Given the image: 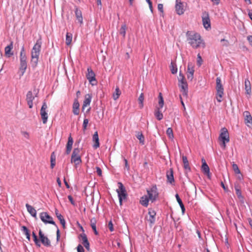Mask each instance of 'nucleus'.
Listing matches in <instances>:
<instances>
[{"instance_id": "nucleus-24", "label": "nucleus", "mask_w": 252, "mask_h": 252, "mask_svg": "<svg viewBox=\"0 0 252 252\" xmlns=\"http://www.w3.org/2000/svg\"><path fill=\"white\" fill-rule=\"evenodd\" d=\"M179 86L181 87V92L182 93V95L185 97L188 96V84H179Z\"/></svg>"}, {"instance_id": "nucleus-62", "label": "nucleus", "mask_w": 252, "mask_h": 252, "mask_svg": "<svg viewBox=\"0 0 252 252\" xmlns=\"http://www.w3.org/2000/svg\"><path fill=\"white\" fill-rule=\"evenodd\" d=\"M22 134L24 137H25L27 139H28L29 138V134L27 132L23 131V132H22Z\"/></svg>"}, {"instance_id": "nucleus-59", "label": "nucleus", "mask_w": 252, "mask_h": 252, "mask_svg": "<svg viewBox=\"0 0 252 252\" xmlns=\"http://www.w3.org/2000/svg\"><path fill=\"white\" fill-rule=\"evenodd\" d=\"M68 199H69V201L70 202L71 204L74 206L75 205V203L74 201L73 200V197L71 195H69L68 196Z\"/></svg>"}, {"instance_id": "nucleus-63", "label": "nucleus", "mask_w": 252, "mask_h": 252, "mask_svg": "<svg viewBox=\"0 0 252 252\" xmlns=\"http://www.w3.org/2000/svg\"><path fill=\"white\" fill-rule=\"evenodd\" d=\"M184 78H185L184 75L181 72V71H180V72H179V77H178V79H181L182 80H183Z\"/></svg>"}, {"instance_id": "nucleus-53", "label": "nucleus", "mask_w": 252, "mask_h": 252, "mask_svg": "<svg viewBox=\"0 0 252 252\" xmlns=\"http://www.w3.org/2000/svg\"><path fill=\"white\" fill-rule=\"evenodd\" d=\"M221 42H223L222 44L223 46L227 47L229 45V41L223 38L220 40Z\"/></svg>"}, {"instance_id": "nucleus-44", "label": "nucleus", "mask_w": 252, "mask_h": 252, "mask_svg": "<svg viewBox=\"0 0 252 252\" xmlns=\"http://www.w3.org/2000/svg\"><path fill=\"white\" fill-rule=\"evenodd\" d=\"M121 94V91H120L119 87H117L115 89V93H114L113 95V99L114 100H117L119 98Z\"/></svg>"}, {"instance_id": "nucleus-58", "label": "nucleus", "mask_w": 252, "mask_h": 252, "mask_svg": "<svg viewBox=\"0 0 252 252\" xmlns=\"http://www.w3.org/2000/svg\"><path fill=\"white\" fill-rule=\"evenodd\" d=\"M96 173L99 176H102V170L101 168L98 166L96 167Z\"/></svg>"}, {"instance_id": "nucleus-21", "label": "nucleus", "mask_w": 252, "mask_h": 252, "mask_svg": "<svg viewBox=\"0 0 252 252\" xmlns=\"http://www.w3.org/2000/svg\"><path fill=\"white\" fill-rule=\"evenodd\" d=\"M79 107L80 104L78 102V99L76 98L74 100L73 104V113L75 115H78L79 114Z\"/></svg>"}, {"instance_id": "nucleus-35", "label": "nucleus", "mask_w": 252, "mask_h": 252, "mask_svg": "<svg viewBox=\"0 0 252 252\" xmlns=\"http://www.w3.org/2000/svg\"><path fill=\"white\" fill-rule=\"evenodd\" d=\"M155 116L158 121H160L163 119V114L160 111V108L156 107L155 111Z\"/></svg>"}, {"instance_id": "nucleus-18", "label": "nucleus", "mask_w": 252, "mask_h": 252, "mask_svg": "<svg viewBox=\"0 0 252 252\" xmlns=\"http://www.w3.org/2000/svg\"><path fill=\"white\" fill-rule=\"evenodd\" d=\"M13 48V42L11 41L10 44L6 46L4 49L5 54L6 56L10 57L13 55V52L11 50Z\"/></svg>"}, {"instance_id": "nucleus-29", "label": "nucleus", "mask_w": 252, "mask_h": 252, "mask_svg": "<svg viewBox=\"0 0 252 252\" xmlns=\"http://www.w3.org/2000/svg\"><path fill=\"white\" fill-rule=\"evenodd\" d=\"M235 189L236 191V194L239 200V201L241 202V204H244L245 199L244 196L242 195L241 189L237 187H235Z\"/></svg>"}, {"instance_id": "nucleus-30", "label": "nucleus", "mask_w": 252, "mask_h": 252, "mask_svg": "<svg viewBox=\"0 0 252 252\" xmlns=\"http://www.w3.org/2000/svg\"><path fill=\"white\" fill-rule=\"evenodd\" d=\"M96 220L94 218L91 219V220H90L91 226L92 228L93 229L94 234L95 235H98V232L96 230Z\"/></svg>"}, {"instance_id": "nucleus-12", "label": "nucleus", "mask_w": 252, "mask_h": 252, "mask_svg": "<svg viewBox=\"0 0 252 252\" xmlns=\"http://www.w3.org/2000/svg\"><path fill=\"white\" fill-rule=\"evenodd\" d=\"M87 71L88 73L86 74V78L90 83L94 85L93 82L96 81L95 74L90 67L87 68Z\"/></svg>"}, {"instance_id": "nucleus-9", "label": "nucleus", "mask_w": 252, "mask_h": 252, "mask_svg": "<svg viewBox=\"0 0 252 252\" xmlns=\"http://www.w3.org/2000/svg\"><path fill=\"white\" fill-rule=\"evenodd\" d=\"M40 218L41 220L45 224L50 223L54 225L56 227L57 225L53 220L52 217L49 216L46 212H42L40 214Z\"/></svg>"}, {"instance_id": "nucleus-32", "label": "nucleus", "mask_w": 252, "mask_h": 252, "mask_svg": "<svg viewBox=\"0 0 252 252\" xmlns=\"http://www.w3.org/2000/svg\"><path fill=\"white\" fill-rule=\"evenodd\" d=\"M183 162L184 163V168L187 171H190V168L189 165V161L186 156L182 157Z\"/></svg>"}, {"instance_id": "nucleus-55", "label": "nucleus", "mask_w": 252, "mask_h": 252, "mask_svg": "<svg viewBox=\"0 0 252 252\" xmlns=\"http://www.w3.org/2000/svg\"><path fill=\"white\" fill-rule=\"evenodd\" d=\"M108 227L111 232L114 231L113 224L111 220H110L108 224Z\"/></svg>"}, {"instance_id": "nucleus-28", "label": "nucleus", "mask_w": 252, "mask_h": 252, "mask_svg": "<svg viewBox=\"0 0 252 252\" xmlns=\"http://www.w3.org/2000/svg\"><path fill=\"white\" fill-rule=\"evenodd\" d=\"M27 68V62H20L19 70L21 72V76H23Z\"/></svg>"}, {"instance_id": "nucleus-56", "label": "nucleus", "mask_w": 252, "mask_h": 252, "mask_svg": "<svg viewBox=\"0 0 252 252\" xmlns=\"http://www.w3.org/2000/svg\"><path fill=\"white\" fill-rule=\"evenodd\" d=\"M48 107L45 101H44L42 106L41 108L40 111H46Z\"/></svg>"}, {"instance_id": "nucleus-19", "label": "nucleus", "mask_w": 252, "mask_h": 252, "mask_svg": "<svg viewBox=\"0 0 252 252\" xmlns=\"http://www.w3.org/2000/svg\"><path fill=\"white\" fill-rule=\"evenodd\" d=\"M201 161L202 162L201 169L205 174H207L209 176L210 173V168L204 158H202Z\"/></svg>"}, {"instance_id": "nucleus-25", "label": "nucleus", "mask_w": 252, "mask_h": 252, "mask_svg": "<svg viewBox=\"0 0 252 252\" xmlns=\"http://www.w3.org/2000/svg\"><path fill=\"white\" fill-rule=\"evenodd\" d=\"M55 214L56 215V217L58 219V220H60V223L63 226V228H65V221L63 217V216L59 213V211L57 209H55Z\"/></svg>"}, {"instance_id": "nucleus-57", "label": "nucleus", "mask_w": 252, "mask_h": 252, "mask_svg": "<svg viewBox=\"0 0 252 252\" xmlns=\"http://www.w3.org/2000/svg\"><path fill=\"white\" fill-rule=\"evenodd\" d=\"M158 10L161 13H163V6L161 3H159L158 5Z\"/></svg>"}, {"instance_id": "nucleus-45", "label": "nucleus", "mask_w": 252, "mask_h": 252, "mask_svg": "<svg viewBox=\"0 0 252 252\" xmlns=\"http://www.w3.org/2000/svg\"><path fill=\"white\" fill-rule=\"evenodd\" d=\"M126 26L125 24L123 25L120 30V34H121L123 37H125L126 33Z\"/></svg>"}, {"instance_id": "nucleus-47", "label": "nucleus", "mask_w": 252, "mask_h": 252, "mask_svg": "<svg viewBox=\"0 0 252 252\" xmlns=\"http://www.w3.org/2000/svg\"><path fill=\"white\" fill-rule=\"evenodd\" d=\"M166 134L168 135V137L170 139H172L174 137V134L173 132V130L171 127H169L167 128L166 130Z\"/></svg>"}, {"instance_id": "nucleus-7", "label": "nucleus", "mask_w": 252, "mask_h": 252, "mask_svg": "<svg viewBox=\"0 0 252 252\" xmlns=\"http://www.w3.org/2000/svg\"><path fill=\"white\" fill-rule=\"evenodd\" d=\"M81 149L76 148L73 149L71 157V162L74 163L76 166L82 162L81 158L80 156Z\"/></svg>"}, {"instance_id": "nucleus-46", "label": "nucleus", "mask_w": 252, "mask_h": 252, "mask_svg": "<svg viewBox=\"0 0 252 252\" xmlns=\"http://www.w3.org/2000/svg\"><path fill=\"white\" fill-rule=\"evenodd\" d=\"M54 152H53L51 156V168H53L55 166L56 164V159L55 157L54 156Z\"/></svg>"}, {"instance_id": "nucleus-11", "label": "nucleus", "mask_w": 252, "mask_h": 252, "mask_svg": "<svg viewBox=\"0 0 252 252\" xmlns=\"http://www.w3.org/2000/svg\"><path fill=\"white\" fill-rule=\"evenodd\" d=\"M39 237L40 242L45 247H49L51 246L50 240L47 236H45L41 230L39 231Z\"/></svg>"}, {"instance_id": "nucleus-64", "label": "nucleus", "mask_w": 252, "mask_h": 252, "mask_svg": "<svg viewBox=\"0 0 252 252\" xmlns=\"http://www.w3.org/2000/svg\"><path fill=\"white\" fill-rule=\"evenodd\" d=\"M247 39L248 41L251 43V44L252 46V35L248 36Z\"/></svg>"}, {"instance_id": "nucleus-15", "label": "nucleus", "mask_w": 252, "mask_h": 252, "mask_svg": "<svg viewBox=\"0 0 252 252\" xmlns=\"http://www.w3.org/2000/svg\"><path fill=\"white\" fill-rule=\"evenodd\" d=\"M175 8H176V13L178 15H180L183 14L184 13L183 5L181 1H180L179 2L178 0H176V4L175 5Z\"/></svg>"}, {"instance_id": "nucleus-51", "label": "nucleus", "mask_w": 252, "mask_h": 252, "mask_svg": "<svg viewBox=\"0 0 252 252\" xmlns=\"http://www.w3.org/2000/svg\"><path fill=\"white\" fill-rule=\"evenodd\" d=\"M202 59L201 58V57L199 54L197 55V63L198 66H200L202 64Z\"/></svg>"}, {"instance_id": "nucleus-61", "label": "nucleus", "mask_w": 252, "mask_h": 252, "mask_svg": "<svg viewBox=\"0 0 252 252\" xmlns=\"http://www.w3.org/2000/svg\"><path fill=\"white\" fill-rule=\"evenodd\" d=\"M124 161L125 163V167L127 169V170L129 169V166L128 164V161L127 160L126 158H124Z\"/></svg>"}, {"instance_id": "nucleus-22", "label": "nucleus", "mask_w": 252, "mask_h": 252, "mask_svg": "<svg viewBox=\"0 0 252 252\" xmlns=\"http://www.w3.org/2000/svg\"><path fill=\"white\" fill-rule=\"evenodd\" d=\"M75 14L76 19L81 24L83 23V17L81 11L77 7L75 8Z\"/></svg>"}, {"instance_id": "nucleus-43", "label": "nucleus", "mask_w": 252, "mask_h": 252, "mask_svg": "<svg viewBox=\"0 0 252 252\" xmlns=\"http://www.w3.org/2000/svg\"><path fill=\"white\" fill-rule=\"evenodd\" d=\"M170 70L171 73L173 74H176L177 72V67L176 64L173 62H171L170 65Z\"/></svg>"}, {"instance_id": "nucleus-40", "label": "nucleus", "mask_w": 252, "mask_h": 252, "mask_svg": "<svg viewBox=\"0 0 252 252\" xmlns=\"http://www.w3.org/2000/svg\"><path fill=\"white\" fill-rule=\"evenodd\" d=\"M32 237L33 239V241L35 243V245L37 247H40L41 246L40 240L38 239L37 235H36L35 233L33 231L32 233Z\"/></svg>"}, {"instance_id": "nucleus-34", "label": "nucleus", "mask_w": 252, "mask_h": 252, "mask_svg": "<svg viewBox=\"0 0 252 252\" xmlns=\"http://www.w3.org/2000/svg\"><path fill=\"white\" fill-rule=\"evenodd\" d=\"M245 90H246V93L248 94H251V83L248 79H245Z\"/></svg>"}, {"instance_id": "nucleus-20", "label": "nucleus", "mask_w": 252, "mask_h": 252, "mask_svg": "<svg viewBox=\"0 0 252 252\" xmlns=\"http://www.w3.org/2000/svg\"><path fill=\"white\" fill-rule=\"evenodd\" d=\"M148 214L149 215V219L148 220V221L150 222L151 224H153L155 223L156 221V212L152 210V209H149V212Z\"/></svg>"}, {"instance_id": "nucleus-17", "label": "nucleus", "mask_w": 252, "mask_h": 252, "mask_svg": "<svg viewBox=\"0 0 252 252\" xmlns=\"http://www.w3.org/2000/svg\"><path fill=\"white\" fill-rule=\"evenodd\" d=\"M73 143V140L71 135H70L68 137V141L66 145V150H65V154L66 155H68L70 154L72 148V145Z\"/></svg>"}, {"instance_id": "nucleus-37", "label": "nucleus", "mask_w": 252, "mask_h": 252, "mask_svg": "<svg viewBox=\"0 0 252 252\" xmlns=\"http://www.w3.org/2000/svg\"><path fill=\"white\" fill-rule=\"evenodd\" d=\"M136 138L139 140L140 143L144 145L145 143V138L142 132L138 131L136 135Z\"/></svg>"}, {"instance_id": "nucleus-42", "label": "nucleus", "mask_w": 252, "mask_h": 252, "mask_svg": "<svg viewBox=\"0 0 252 252\" xmlns=\"http://www.w3.org/2000/svg\"><path fill=\"white\" fill-rule=\"evenodd\" d=\"M144 99V94L141 93L138 99V100L139 103V107L141 109H142L144 106V104H143Z\"/></svg>"}, {"instance_id": "nucleus-60", "label": "nucleus", "mask_w": 252, "mask_h": 252, "mask_svg": "<svg viewBox=\"0 0 252 252\" xmlns=\"http://www.w3.org/2000/svg\"><path fill=\"white\" fill-rule=\"evenodd\" d=\"M21 230L25 233V234L29 232V229L25 226H22Z\"/></svg>"}, {"instance_id": "nucleus-14", "label": "nucleus", "mask_w": 252, "mask_h": 252, "mask_svg": "<svg viewBox=\"0 0 252 252\" xmlns=\"http://www.w3.org/2000/svg\"><path fill=\"white\" fill-rule=\"evenodd\" d=\"M92 96L91 94H87L85 96V99L83 101V104L82 107V111H84L86 107L90 105L92 100Z\"/></svg>"}, {"instance_id": "nucleus-27", "label": "nucleus", "mask_w": 252, "mask_h": 252, "mask_svg": "<svg viewBox=\"0 0 252 252\" xmlns=\"http://www.w3.org/2000/svg\"><path fill=\"white\" fill-rule=\"evenodd\" d=\"M150 201L149 197L147 195H143L140 198V203L144 207H147L149 204V202Z\"/></svg>"}, {"instance_id": "nucleus-13", "label": "nucleus", "mask_w": 252, "mask_h": 252, "mask_svg": "<svg viewBox=\"0 0 252 252\" xmlns=\"http://www.w3.org/2000/svg\"><path fill=\"white\" fill-rule=\"evenodd\" d=\"M79 239H81L82 240V243L85 247L86 250L88 251H90V243L88 240L87 236L85 233H82L79 235Z\"/></svg>"}, {"instance_id": "nucleus-31", "label": "nucleus", "mask_w": 252, "mask_h": 252, "mask_svg": "<svg viewBox=\"0 0 252 252\" xmlns=\"http://www.w3.org/2000/svg\"><path fill=\"white\" fill-rule=\"evenodd\" d=\"M27 58L26 56V52L25 51L24 46H23L21 48L20 54V62L27 61Z\"/></svg>"}, {"instance_id": "nucleus-10", "label": "nucleus", "mask_w": 252, "mask_h": 252, "mask_svg": "<svg viewBox=\"0 0 252 252\" xmlns=\"http://www.w3.org/2000/svg\"><path fill=\"white\" fill-rule=\"evenodd\" d=\"M202 22L204 27L208 30L211 28V22L209 18V13L207 12H204L202 15Z\"/></svg>"}, {"instance_id": "nucleus-52", "label": "nucleus", "mask_w": 252, "mask_h": 252, "mask_svg": "<svg viewBox=\"0 0 252 252\" xmlns=\"http://www.w3.org/2000/svg\"><path fill=\"white\" fill-rule=\"evenodd\" d=\"M193 71L194 72L193 66L191 63H188L187 72Z\"/></svg>"}, {"instance_id": "nucleus-3", "label": "nucleus", "mask_w": 252, "mask_h": 252, "mask_svg": "<svg viewBox=\"0 0 252 252\" xmlns=\"http://www.w3.org/2000/svg\"><path fill=\"white\" fill-rule=\"evenodd\" d=\"M219 139L222 142L221 146L225 148L226 147V143L229 141V133L226 128L223 127L221 129Z\"/></svg>"}, {"instance_id": "nucleus-39", "label": "nucleus", "mask_w": 252, "mask_h": 252, "mask_svg": "<svg viewBox=\"0 0 252 252\" xmlns=\"http://www.w3.org/2000/svg\"><path fill=\"white\" fill-rule=\"evenodd\" d=\"M72 34L71 33L67 32L66 34V38H65V44L67 45H69L72 41Z\"/></svg>"}, {"instance_id": "nucleus-4", "label": "nucleus", "mask_w": 252, "mask_h": 252, "mask_svg": "<svg viewBox=\"0 0 252 252\" xmlns=\"http://www.w3.org/2000/svg\"><path fill=\"white\" fill-rule=\"evenodd\" d=\"M118 185L119 188L116 191L118 193L120 204V205H122L123 200L126 199L127 194L126 188L123 184L121 182H119Z\"/></svg>"}, {"instance_id": "nucleus-49", "label": "nucleus", "mask_w": 252, "mask_h": 252, "mask_svg": "<svg viewBox=\"0 0 252 252\" xmlns=\"http://www.w3.org/2000/svg\"><path fill=\"white\" fill-rule=\"evenodd\" d=\"M187 78L190 81H192L193 78L194 72L189 71L187 72Z\"/></svg>"}, {"instance_id": "nucleus-50", "label": "nucleus", "mask_w": 252, "mask_h": 252, "mask_svg": "<svg viewBox=\"0 0 252 252\" xmlns=\"http://www.w3.org/2000/svg\"><path fill=\"white\" fill-rule=\"evenodd\" d=\"M88 123H89V120L88 119H84V121H83V130L85 131L86 128H87V125L88 124Z\"/></svg>"}, {"instance_id": "nucleus-23", "label": "nucleus", "mask_w": 252, "mask_h": 252, "mask_svg": "<svg viewBox=\"0 0 252 252\" xmlns=\"http://www.w3.org/2000/svg\"><path fill=\"white\" fill-rule=\"evenodd\" d=\"M93 140L94 142L93 147L96 149L99 147V138L97 131H95L93 136Z\"/></svg>"}, {"instance_id": "nucleus-6", "label": "nucleus", "mask_w": 252, "mask_h": 252, "mask_svg": "<svg viewBox=\"0 0 252 252\" xmlns=\"http://www.w3.org/2000/svg\"><path fill=\"white\" fill-rule=\"evenodd\" d=\"M216 89L217 92V99L219 102L221 101V98L223 94V87L221 84V80L220 77L216 78Z\"/></svg>"}, {"instance_id": "nucleus-26", "label": "nucleus", "mask_w": 252, "mask_h": 252, "mask_svg": "<svg viewBox=\"0 0 252 252\" xmlns=\"http://www.w3.org/2000/svg\"><path fill=\"white\" fill-rule=\"evenodd\" d=\"M26 207L28 212L31 214V215L34 218L36 217V211L35 209L31 205L29 204H26Z\"/></svg>"}, {"instance_id": "nucleus-48", "label": "nucleus", "mask_w": 252, "mask_h": 252, "mask_svg": "<svg viewBox=\"0 0 252 252\" xmlns=\"http://www.w3.org/2000/svg\"><path fill=\"white\" fill-rule=\"evenodd\" d=\"M232 169L235 174H241L240 170L238 165L234 162L232 163Z\"/></svg>"}, {"instance_id": "nucleus-54", "label": "nucleus", "mask_w": 252, "mask_h": 252, "mask_svg": "<svg viewBox=\"0 0 252 252\" xmlns=\"http://www.w3.org/2000/svg\"><path fill=\"white\" fill-rule=\"evenodd\" d=\"M77 252H85V250L83 247L80 244H79L78 246H77Z\"/></svg>"}, {"instance_id": "nucleus-36", "label": "nucleus", "mask_w": 252, "mask_h": 252, "mask_svg": "<svg viewBox=\"0 0 252 252\" xmlns=\"http://www.w3.org/2000/svg\"><path fill=\"white\" fill-rule=\"evenodd\" d=\"M40 115L43 123L44 124H46L48 118V114L46 112V111H40Z\"/></svg>"}, {"instance_id": "nucleus-2", "label": "nucleus", "mask_w": 252, "mask_h": 252, "mask_svg": "<svg viewBox=\"0 0 252 252\" xmlns=\"http://www.w3.org/2000/svg\"><path fill=\"white\" fill-rule=\"evenodd\" d=\"M186 35L189 43L193 48H197L200 46L202 40L199 33L188 31L186 33Z\"/></svg>"}, {"instance_id": "nucleus-38", "label": "nucleus", "mask_w": 252, "mask_h": 252, "mask_svg": "<svg viewBox=\"0 0 252 252\" xmlns=\"http://www.w3.org/2000/svg\"><path fill=\"white\" fill-rule=\"evenodd\" d=\"M175 197L176 198L177 202H178V203L181 208L182 213L184 214V213L185 212V206L182 202V200L181 199V198H180V197L178 194H176Z\"/></svg>"}, {"instance_id": "nucleus-33", "label": "nucleus", "mask_w": 252, "mask_h": 252, "mask_svg": "<svg viewBox=\"0 0 252 252\" xmlns=\"http://www.w3.org/2000/svg\"><path fill=\"white\" fill-rule=\"evenodd\" d=\"M244 115L245 117L246 123L249 125V124L252 125V117L250 115V113L248 111H245L244 112Z\"/></svg>"}, {"instance_id": "nucleus-8", "label": "nucleus", "mask_w": 252, "mask_h": 252, "mask_svg": "<svg viewBox=\"0 0 252 252\" xmlns=\"http://www.w3.org/2000/svg\"><path fill=\"white\" fill-rule=\"evenodd\" d=\"M38 91L36 89H34L33 92L31 91L28 92L26 95V101L30 108L33 107V100L35 97L37 96Z\"/></svg>"}, {"instance_id": "nucleus-16", "label": "nucleus", "mask_w": 252, "mask_h": 252, "mask_svg": "<svg viewBox=\"0 0 252 252\" xmlns=\"http://www.w3.org/2000/svg\"><path fill=\"white\" fill-rule=\"evenodd\" d=\"M166 177L167 182L172 185L175 181L173 176V170L172 168H170L169 170L166 172Z\"/></svg>"}, {"instance_id": "nucleus-5", "label": "nucleus", "mask_w": 252, "mask_h": 252, "mask_svg": "<svg viewBox=\"0 0 252 252\" xmlns=\"http://www.w3.org/2000/svg\"><path fill=\"white\" fill-rule=\"evenodd\" d=\"M147 192L152 203L154 202L158 197L159 193L156 185H153L150 189H147Z\"/></svg>"}, {"instance_id": "nucleus-41", "label": "nucleus", "mask_w": 252, "mask_h": 252, "mask_svg": "<svg viewBox=\"0 0 252 252\" xmlns=\"http://www.w3.org/2000/svg\"><path fill=\"white\" fill-rule=\"evenodd\" d=\"M158 98V105H159V107H158L160 108V109H161L163 107V104H164L163 98L162 94L161 93H159Z\"/></svg>"}, {"instance_id": "nucleus-1", "label": "nucleus", "mask_w": 252, "mask_h": 252, "mask_svg": "<svg viewBox=\"0 0 252 252\" xmlns=\"http://www.w3.org/2000/svg\"><path fill=\"white\" fill-rule=\"evenodd\" d=\"M41 39L39 38L37 40L36 43L34 44L32 50L31 63L32 66L33 67L36 66L37 64L41 50Z\"/></svg>"}]
</instances>
